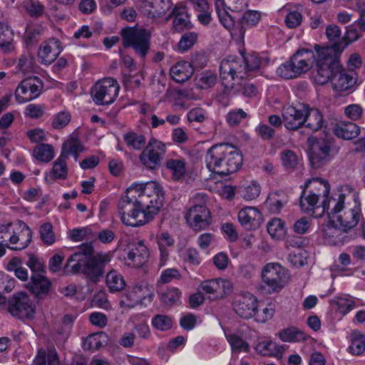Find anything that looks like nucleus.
<instances>
[{
	"mask_svg": "<svg viewBox=\"0 0 365 365\" xmlns=\"http://www.w3.org/2000/svg\"><path fill=\"white\" fill-rule=\"evenodd\" d=\"M164 197L155 182L133 185L118 202V211L123 224L139 227L153 220L163 205Z\"/></svg>",
	"mask_w": 365,
	"mask_h": 365,
	"instance_id": "1",
	"label": "nucleus"
},
{
	"mask_svg": "<svg viewBox=\"0 0 365 365\" xmlns=\"http://www.w3.org/2000/svg\"><path fill=\"white\" fill-rule=\"evenodd\" d=\"M357 74L348 73L339 61V56L331 55V49L318 51L314 81L319 85L331 81L333 89L336 91H347L356 83Z\"/></svg>",
	"mask_w": 365,
	"mask_h": 365,
	"instance_id": "2",
	"label": "nucleus"
},
{
	"mask_svg": "<svg viewBox=\"0 0 365 365\" xmlns=\"http://www.w3.org/2000/svg\"><path fill=\"white\" fill-rule=\"evenodd\" d=\"M93 252L91 243L82 244L68 259L64 271L71 274L82 273L90 281L98 282L103 277L105 265L110 261V257L108 254L94 255Z\"/></svg>",
	"mask_w": 365,
	"mask_h": 365,
	"instance_id": "3",
	"label": "nucleus"
},
{
	"mask_svg": "<svg viewBox=\"0 0 365 365\" xmlns=\"http://www.w3.org/2000/svg\"><path fill=\"white\" fill-rule=\"evenodd\" d=\"M330 191V185L327 180L319 178L309 179L303 187L299 200V205L302 210L309 212L313 210L319 201L321 192L326 198L322 202L323 212L329 215L339 212L344 207L345 195L340 194L338 199H327Z\"/></svg>",
	"mask_w": 365,
	"mask_h": 365,
	"instance_id": "4",
	"label": "nucleus"
},
{
	"mask_svg": "<svg viewBox=\"0 0 365 365\" xmlns=\"http://www.w3.org/2000/svg\"><path fill=\"white\" fill-rule=\"evenodd\" d=\"M242 155L235 146L230 143L212 145L205 155L208 170L222 176L235 173L242 165Z\"/></svg>",
	"mask_w": 365,
	"mask_h": 365,
	"instance_id": "5",
	"label": "nucleus"
},
{
	"mask_svg": "<svg viewBox=\"0 0 365 365\" xmlns=\"http://www.w3.org/2000/svg\"><path fill=\"white\" fill-rule=\"evenodd\" d=\"M207 195L198 193L195 196V204L186 212L185 218L187 225L195 232L206 230L212 223V215L205 203Z\"/></svg>",
	"mask_w": 365,
	"mask_h": 365,
	"instance_id": "6",
	"label": "nucleus"
},
{
	"mask_svg": "<svg viewBox=\"0 0 365 365\" xmlns=\"http://www.w3.org/2000/svg\"><path fill=\"white\" fill-rule=\"evenodd\" d=\"M120 34L125 48L132 47L135 52L142 58L147 56L150 47L151 33L149 30L125 28L122 29Z\"/></svg>",
	"mask_w": 365,
	"mask_h": 365,
	"instance_id": "7",
	"label": "nucleus"
},
{
	"mask_svg": "<svg viewBox=\"0 0 365 365\" xmlns=\"http://www.w3.org/2000/svg\"><path fill=\"white\" fill-rule=\"evenodd\" d=\"M220 79L224 87L222 93L225 95H230L233 86L232 83L229 85L225 82L230 76L232 81L236 78H243L244 74L246 73L247 68L245 61L242 57H231L222 61L220 67Z\"/></svg>",
	"mask_w": 365,
	"mask_h": 365,
	"instance_id": "8",
	"label": "nucleus"
},
{
	"mask_svg": "<svg viewBox=\"0 0 365 365\" xmlns=\"http://www.w3.org/2000/svg\"><path fill=\"white\" fill-rule=\"evenodd\" d=\"M8 312L18 319H33L35 304L25 292L14 294L7 301Z\"/></svg>",
	"mask_w": 365,
	"mask_h": 365,
	"instance_id": "9",
	"label": "nucleus"
},
{
	"mask_svg": "<svg viewBox=\"0 0 365 365\" xmlns=\"http://www.w3.org/2000/svg\"><path fill=\"white\" fill-rule=\"evenodd\" d=\"M262 279L267 286V293L280 291L288 282L287 270L278 263L267 264L262 271Z\"/></svg>",
	"mask_w": 365,
	"mask_h": 365,
	"instance_id": "10",
	"label": "nucleus"
},
{
	"mask_svg": "<svg viewBox=\"0 0 365 365\" xmlns=\"http://www.w3.org/2000/svg\"><path fill=\"white\" fill-rule=\"evenodd\" d=\"M119 92V86L112 78L98 81L91 89V96L97 105H109L114 102Z\"/></svg>",
	"mask_w": 365,
	"mask_h": 365,
	"instance_id": "11",
	"label": "nucleus"
},
{
	"mask_svg": "<svg viewBox=\"0 0 365 365\" xmlns=\"http://www.w3.org/2000/svg\"><path fill=\"white\" fill-rule=\"evenodd\" d=\"M165 153V144L152 138L139 155V160L146 168L156 170L160 167Z\"/></svg>",
	"mask_w": 365,
	"mask_h": 365,
	"instance_id": "12",
	"label": "nucleus"
},
{
	"mask_svg": "<svg viewBox=\"0 0 365 365\" xmlns=\"http://www.w3.org/2000/svg\"><path fill=\"white\" fill-rule=\"evenodd\" d=\"M308 156L312 168L318 169L327 165L331 160V143L324 139H309Z\"/></svg>",
	"mask_w": 365,
	"mask_h": 365,
	"instance_id": "13",
	"label": "nucleus"
},
{
	"mask_svg": "<svg viewBox=\"0 0 365 365\" xmlns=\"http://www.w3.org/2000/svg\"><path fill=\"white\" fill-rule=\"evenodd\" d=\"M42 83L36 77H30L23 80L17 87L15 97L19 103H25L37 98L42 91Z\"/></svg>",
	"mask_w": 365,
	"mask_h": 365,
	"instance_id": "14",
	"label": "nucleus"
},
{
	"mask_svg": "<svg viewBox=\"0 0 365 365\" xmlns=\"http://www.w3.org/2000/svg\"><path fill=\"white\" fill-rule=\"evenodd\" d=\"M306 108H307L306 104L284 107L282 110V118L285 128L288 130H296L304 125Z\"/></svg>",
	"mask_w": 365,
	"mask_h": 365,
	"instance_id": "15",
	"label": "nucleus"
},
{
	"mask_svg": "<svg viewBox=\"0 0 365 365\" xmlns=\"http://www.w3.org/2000/svg\"><path fill=\"white\" fill-rule=\"evenodd\" d=\"M26 287L38 302L50 294L52 283L48 278L40 273L33 274Z\"/></svg>",
	"mask_w": 365,
	"mask_h": 365,
	"instance_id": "16",
	"label": "nucleus"
},
{
	"mask_svg": "<svg viewBox=\"0 0 365 365\" xmlns=\"http://www.w3.org/2000/svg\"><path fill=\"white\" fill-rule=\"evenodd\" d=\"M234 310L241 318L250 319L257 313V299L250 293L242 294L235 302Z\"/></svg>",
	"mask_w": 365,
	"mask_h": 365,
	"instance_id": "17",
	"label": "nucleus"
},
{
	"mask_svg": "<svg viewBox=\"0 0 365 365\" xmlns=\"http://www.w3.org/2000/svg\"><path fill=\"white\" fill-rule=\"evenodd\" d=\"M238 220L241 225L247 230H257L262 222L263 217L255 207H246L240 210Z\"/></svg>",
	"mask_w": 365,
	"mask_h": 365,
	"instance_id": "18",
	"label": "nucleus"
},
{
	"mask_svg": "<svg viewBox=\"0 0 365 365\" xmlns=\"http://www.w3.org/2000/svg\"><path fill=\"white\" fill-rule=\"evenodd\" d=\"M354 205L353 207L338 216V220L345 232H347L348 230L354 227L358 224L360 218L361 205L356 196H354Z\"/></svg>",
	"mask_w": 365,
	"mask_h": 365,
	"instance_id": "19",
	"label": "nucleus"
},
{
	"mask_svg": "<svg viewBox=\"0 0 365 365\" xmlns=\"http://www.w3.org/2000/svg\"><path fill=\"white\" fill-rule=\"evenodd\" d=\"M61 51V42L56 38L49 39L39 48L38 56L44 64H51L58 56Z\"/></svg>",
	"mask_w": 365,
	"mask_h": 365,
	"instance_id": "20",
	"label": "nucleus"
},
{
	"mask_svg": "<svg viewBox=\"0 0 365 365\" xmlns=\"http://www.w3.org/2000/svg\"><path fill=\"white\" fill-rule=\"evenodd\" d=\"M142 12L151 18H158L164 15L170 9L168 0H142Z\"/></svg>",
	"mask_w": 365,
	"mask_h": 365,
	"instance_id": "21",
	"label": "nucleus"
},
{
	"mask_svg": "<svg viewBox=\"0 0 365 365\" xmlns=\"http://www.w3.org/2000/svg\"><path fill=\"white\" fill-rule=\"evenodd\" d=\"M314 58V54L313 51L307 48L298 50L291 57V59L294 63L299 76L309 71Z\"/></svg>",
	"mask_w": 365,
	"mask_h": 365,
	"instance_id": "22",
	"label": "nucleus"
},
{
	"mask_svg": "<svg viewBox=\"0 0 365 365\" xmlns=\"http://www.w3.org/2000/svg\"><path fill=\"white\" fill-rule=\"evenodd\" d=\"M314 58V54L313 51L307 48L298 50L291 57V59L294 63L299 76L309 71Z\"/></svg>",
	"mask_w": 365,
	"mask_h": 365,
	"instance_id": "23",
	"label": "nucleus"
},
{
	"mask_svg": "<svg viewBox=\"0 0 365 365\" xmlns=\"http://www.w3.org/2000/svg\"><path fill=\"white\" fill-rule=\"evenodd\" d=\"M334 135L344 140H351L360 133V128L356 123L349 121H341L333 128Z\"/></svg>",
	"mask_w": 365,
	"mask_h": 365,
	"instance_id": "24",
	"label": "nucleus"
},
{
	"mask_svg": "<svg viewBox=\"0 0 365 365\" xmlns=\"http://www.w3.org/2000/svg\"><path fill=\"white\" fill-rule=\"evenodd\" d=\"M360 36L356 29L349 28L346 30L345 35L338 41H335L331 46L322 48V49H331V55L339 56L340 53L351 42L358 40Z\"/></svg>",
	"mask_w": 365,
	"mask_h": 365,
	"instance_id": "25",
	"label": "nucleus"
},
{
	"mask_svg": "<svg viewBox=\"0 0 365 365\" xmlns=\"http://www.w3.org/2000/svg\"><path fill=\"white\" fill-rule=\"evenodd\" d=\"M346 233L343 227L341 229L333 225H327L323 229L324 237L328 240L329 244L333 245H342L344 242L348 241L349 237L345 235Z\"/></svg>",
	"mask_w": 365,
	"mask_h": 365,
	"instance_id": "26",
	"label": "nucleus"
},
{
	"mask_svg": "<svg viewBox=\"0 0 365 365\" xmlns=\"http://www.w3.org/2000/svg\"><path fill=\"white\" fill-rule=\"evenodd\" d=\"M149 257V251L143 241H139L133 245L128 253V258L133 262V265L141 267Z\"/></svg>",
	"mask_w": 365,
	"mask_h": 365,
	"instance_id": "27",
	"label": "nucleus"
},
{
	"mask_svg": "<svg viewBox=\"0 0 365 365\" xmlns=\"http://www.w3.org/2000/svg\"><path fill=\"white\" fill-rule=\"evenodd\" d=\"M66 159L62 155H60L53 163L52 170L45 178L47 183H52L56 180H65L67 178L68 168Z\"/></svg>",
	"mask_w": 365,
	"mask_h": 365,
	"instance_id": "28",
	"label": "nucleus"
},
{
	"mask_svg": "<svg viewBox=\"0 0 365 365\" xmlns=\"http://www.w3.org/2000/svg\"><path fill=\"white\" fill-rule=\"evenodd\" d=\"M304 125L313 131L320 130L324 125V119L321 112L318 109L307 108L305 109Z\"/></svg>",
	"mask_w": 365,
	"mask_h": 365,
	"instance_id": "29",
	"label": "nucleus"
},
{
	"mask_svg": "<svg viewBox=\"0 0 365 365\" xmlns=\"http://www.w3.org/2000/svg\"><path fill=\"white\" fill-rule=\"evenodd\" d=\"M193 73L192 66L189 63H177L170 69V76L177 83H184L187 81Z\"/></svg>",
	"mask_w": 365,
	"mask_h": 365,
	"instance_id": "30",
	"label": "nucleus"
},
{
	"mask_svg": "<svg viewBox=\"0 0 365 365\" xmlns=\"http://www.w3.org/2000/svg\"><path fill=\"white\" fill-rule=\"evenodd\" d=\"M108 336L106 332L99 331L89 335L83 342V349L88 351L98 350L107 345Z\"/></svg>",
	"mask_w": 365,
	"mask_h": 365,
	"instance_id": "31",
	"label": "nucleus"
},
{
	"mask_svg": "<svg viewBox=\"0 0 365 365\" xmlns=\"http://www.w3.org/2000/svg\"><path fill=\"white\" fill-rule=\"evenodd\" d=\"M85 148L81 142L76 138L71 137L63 143L61 155L67 158L69 155L74 157L76 161L78 160V155L83 152Z\"/></svg>",
	"mask_w": 365,
	"mask_h": 365,
	"instance_id": "32",
	"label": "nucleus"
},
{
	"mask_svg": "<svg viewBox=\"0 0 365 365\" xmlns=\"http://www.w3.org/2000/svg\"><path fill=\"white\" fill-rule=\"evenodd\" d=\"M106 284L112 292L121 291L125 286L123 277L113 270L107 274Z\"/></svg>",
	"mask_w": 365,
	"mask_h": 365,
	"instance_id": "33",
	"label": "nucleus"
},
{
	"mask_svg": "<svg viewBox=\"0 0 365 365\" xmlns=\"http://www.w3.org/2000/svg\"><path fill=\"white\" fill-rule=\"evenodd\" d=\"M279 336L284 341H302L307 339V335L296 327H290L279 332Z\"/></svg>",
	"mask_w": 365,
	"mask_h": 365,
	"instance_id": "34",
	"label": "nucleus"
},
{
	"mask_svg": "<svg viewBox=\"0 0 365 365\" xmlns=\"http://www.w3.org/2000/svg\"><path fill=\"white\" fill-rule=\"evenodd\" d=\"M268 233L272 238L280 239L286 233L284 222L279 218H274L267 225Z\"/></svg>",
	"mask_w": 365,
	"mask_h": 365,
	"instance_id": "35",
	"label": "nucleus"
},
{
	"mask_svg": "<svg viewBox=\"0 0 365 365\" xmlns=\"http://www.w3.org/2000/svg\"><path fill=\"white\" fill-rule=\"evenodd\" d=\"M349 352L354 355H360L365 351V335L356 331L351 334Z\"/></svg>",
	"mask_w": 365,
	"mask_h": 365,
	"instance_id": "36",
	"label": "nucleus"
},
{
	"mask_svg": "<svg viewBox=\"0 0 365 365\" xmlns=\"http://www.w3.org/2000/svg\"><path fill=\"white\" fill-rule=\"evenodd\" d=\"M34 155L38 160L43 163L51 161L54 155L53 147L48 144H40L34 150Z\"/></svg>",
	"mask_w": 365,
	"mask_h": 365,
	"instance_id": "37",
	"label": "nucleus"
},
{
	"mask_svg": "<svg viewBox=\"0 0 365 365\" xmlns=\"http://www.w3.org/2000/svg\"><path fill=\"white\" fill-rule=\"evenodd\" d=\"M185 162L182 160H168L166 163V168L171 170L173 178L175 180L181 179L185 173Z\"/></svg>",
	"mask_w": 365,
	"mask_h": 365,
	"instance_id": "38",
	"label": "nucleus"
},
{
	"mask_svg": "<svg viewBox=\"0 0 365 365\" xmlns=\"http://www.w3.org/2000/svg\"><path fill=\"white\" fill-rule=\"evenodd\" d=\"M13 36L14 33L9 26L0 24V48L4 52L11 50Z\"/></svg>",
	"mask_w": 365,
	"mask_h": 365,
	"instance_id": "39",
	"label": "nucleus"
},
{
	"mask_svg": "<svg viewBox=\"0 0 365 365\" xmlns=\"http://www.w3.org/2000/svg\"><path fill=\"white\" fill-rule=\"evenodd\" d=\"M123 138L127 145L132 147L135 150H140L145 145V136L135 132H128L124 134Z\"/></svg>",
	"mask_w": 365,
	"mask_h": 365,
	"instance_id": "40",
	"label": "nucleus"
},
{
	"mask_svg": "<svg viewBox=\"0 0 365 365\" xmlns=\"http://www.w3.org/2000/svg\"><path fill=\"white\" fill-rule=\"evenodd\" d=\"M173 26L176 31L182 32L185 29H190L192 24L187 14L176 11L173 21Z\"/></svg>",
	"mask_w": 365,
	"mask_h": 365,
	"instance_id": "41",
	"label": "nucleus"
},
{
	"mask_svg": "<svg viewBox=\"0 0 365 365\" xmlns=\"http://www.w3.org/2000/svg\"><path fill=\"white\" fill-rule=\"evenodd\" d=\"M277 72L279 76L286 79L294 78L299 76L294 63L291 58L289 61L280 66Z\"/></svg>",
	"mask_w": 365,
	"mask_h": 365,
	"instance_id": "42",
	"label": "nucleus"
},
{
	"mask_svg": "<svg viewBox=\"0 0 365 365\" xmlns=\"http://www.w3.org/2000/svg\"><path fill=\"white\" fill-rule=\"evenodd\" d=\"M41 240L46 245H51L55 242L56 237L53 231V225L50 222L43 223L39 229Z\"/></svg>",
	"mask_w": 365,
	"mask_h": 365,
	"instance_id": "43",
	"label": "nucleus"
},
{
	"mask_svg": "<svg viewBox=\"0 0 365 365\" xmlns=\"http://www.w3.org/2000/svg\"><path fill=\"white\" fill-rule=\"evenodd\" d=\"M152 325L160 331L169 330L173 326L172 319L165 314H156L152 319Z\"/></svg>",
	"mask_w": 365,
	"mask_h": 365,
	"instance_id": "44",
	"label": "nucleus"
},
{
	"mask_svg": "<svg viewBox=\"0 0 365 365\" xmlns=\"http://www.w3.org/2000/svg\"><path fill=\"white\" fill-rule=\"evenodd\" d=\"M260 19V14L256 11L248 10L244 13L240 18L239 23L240 24V29L244 30L246 26H255Z\"/></svg>",
	"mask_w": 365,
	"mask_h": 365,
	"instance_id": "45",
	"label": "nucleus"
},
{
	"mask_svg": "<svg viewBox=\"0 0 365 365\" xmlns=\"http://www.w3.org/2000/svg\"><path fill=\"white\" fill-rule=\"evenodd\" d=\"M227 339L232 346V349L235 352L247 351L249 344L239 336L232 334L227 336Z\"/></svg>",
	"mask_w": 365,
	"mask_h": 365,
	"instance_id": "46",
	"label": "nucleus"
},
{
	"mask_svg": "<svg viewBox=\"0 0 365 365\" xmlns=\"http://www.w3.org/2000/svg\"><path fill=\"white\" fill-rule=\"evenodd\" d=\"M26 265L31 269L33 274H43L46 272V267L43 262L32 253L29 254V259Z\"/></svg>",
	"mask_w": 365,
	"mask_h": 365,
	"instance_id": "47",
	"label": "nucleus"
},
{
	"mask_svg": "<svg viewBox=\"0 0 365 365\" xmlns=\"http://www.w3.org/2000/svg\"><path fill=\"white\" fill-rule=\"evenodd\" d=\"M19 224L20 225V226L23 225L22 232H25L26 240L24 242H20L19 245L16 246L7 245L8 248L14 251H21L22 250H24L29 246L32 240L33 232L30 227L21 220H19Z\"/></svg>",
	"mask_w": 365,
	"mask_h": 365,
	"instance_id": "48",
	"label": "nucleus"
},
{
	"mask_svg": "<svg viewBox=\"0 0 365 365\" xmlns=\"http://www.w3.org/2000/svg\"><path fill=\"white\" fill-rule=\"evenodd\" d=\"M282 164L286 169H294L298 164V158L295 153L291 150H285L281 153Z\"/></svg>",
	"mask_w": 365,
	"mask_h": 365,
	"instance_id": "49",
	"label": "nucleus"
},
{
	"mask_svg": "<svg viewBox=\"0 0 365 365\" xmlns=\"http://www.w3.org/2000/svg\"><path fill=\"white\" fill-rule=\"evenodd\" d=\"M217 13L220 23L227 30L230 31L235 27V16L230 15L225 9H220L217 6Z\"/></svg>",
	"mask_w": 365,
	"mask_h": 365,
	"instance_id": "50",
	"label": "nucleus"
},
{
	"mask_svg": "<svg viewBox=\"0 0 365 365\" xmlns=\"http://www.w3.org/2000/svg\"><path fill=\"white\" fill-rule=\"evenodd\" d=\"M180 292L177 288L168 289L161 295L162 302L169 307L175 304L180 299Z\"/></svg>",
	"mask_w": 365,
	"mask_h": 365,
	"instance_id": "51",
	"label": "nucleus"
},
{
	"mask_svg": "<svg viewBox=\"0 0 365 365\" xmlns=\"http://www.w3.org/2000/svg\"><path fill=\"white\" fill-rule=\"evenodd\" d=\"M217 76L211 73H205L197 79V85L202 89H207L215 86Z\"/></svg>",
	"mask_w": 365,
	"mask_h": 365,
	"instance_id": "52",
	"label": "nucleus"
},
{
	"mask_svg": "<svg viewBox=\"0 0 365 365\" xmlns=\"http://www.w3.org/2000/svg\"><path fill=\"white\" fill-rule=\"evenodd\" d=\"M197 41V34L195 33H187L184 34L178 43V48L181 51H185L190 49Z\"/></svg>",
	"mask_w": 365,
	"mask_h": 365,
	"instance_id": "53",
	"label": "nucleus"
},
{
	"mask_svg": "<svg viewBox=\"0 0 365 365\" xmlns=\"http://www.w3.org/2000/svg\"><path fill=\"white\" fill-rule=\"evenodd\" d=\"M335 303L339 310L344 314H346L355 307V302L346 297H336Z\"/></svg>",
	"mask_w": 365,
	"mask_h": 365,
	"instance_id": "54",
	"label": "nucleus"
},
{
	"mask_svg": "<svg viewBox=\"0 0 365 365\" xmlns=\"http://www.w3.org/2000/svg\"><path fill=\"white\" fill-rule=\"evenodd\" d=\"M19 69L24 73H30L34 66V59L29 55L21 56L19 59Z\"/></svg>",
	"mask_w": 365,
	"mask_h": 365,
	"instance_id": "55",
	"label": "nucleus"
},
{
	"mask_svg": "<svg viewBox=\"0 0 365 365\" xmlns=\"http://www.w3.org/2000/svg\"><path fill=\"white\" fill-rule=\"evenodd\" d=\"M260 193V186L257 183H252L242 190V195L244 199L252 200L257 198Z\"/></svg>",
	"mask_w": 365,
	"mask_h": 365,
	"instance_id": "56",
	"label": "nucleus"
},
{
	"mask_svg": "<svg viewBox=\"0 0 365 365\" xmlns=\"http://www.w3.org/2000/svg\"><path fill=\"white\" fill-rule=\"evenodd\" d=\"M311 222L307 217H302L293 225L292 228L296 234H305L310 227Z\"/></svg>",
	"mask_w": 365,
	"mask_h": 365,
	"instance_id": "57",
	"label": "nucleus"
},
{
	"mask_svg": "<svg viewBox=\"0 0 365 365\" xmlns=\"http://www.w3.org/2000/svg\"><path fill=\"white\" fill-rule=\"evenodd\" d=\"M245 61L247 71H255L259 69L261 66L260 58L255 53H251L247 56H242Z\"/></svg>",
	"mask_w": 365,
	"mask_h": 365,
	"instance_id": "58",
	"label": "nucleus"
},
{
	"mask_svg": "<svg viewBox=\"0 0 365 365\" xmlns=\"http://www.w3.org/2000/svg\"><path fill=\"white\" fill-rule=\"evenodd\" d=\"M70 120L71 115L68 113L61 112L55 116L52 125L55 129H61L68 125Z\"/></svg>",
	"mask_w": 365,
	"mask_h": 365,
	"instance_id": "59",
	"label": "nucleus"
},
{
	"mask_svg": "<svg viewBox=\"0 0 365 365\" xmlns=\"http://www.w3.org/2000/svg\"><path fill=\"white\" fill-rule=\"evenodd\" d=\"M201 289L202 291L207 294H212L215 295V299H218L219 284L217 279H212L203 282L201 284Z\"/></svg>",
	"mask_w": 365,
	"mask_h": 365,
	"instance_id": "60",
	"label": "nucleus"
},
{
	"mask_svg": "<svg viewBox=\"0 0 365 365\" xmlns=\"http://www.w3.org/2000/svg\"><path fill=\"white\" fill-rule=\"evenodd\" d=\"M302 15L298 11L289 12L285 19V23L289 28L294 29L300 25Z\"/></svg>",
	"mask_w": 365,
	"mask_h": 365,
	"instance_id": "61",
	"label": "nucleus"
},
{
	"mask_svg": "<svg viewBox=\"0 0 365 365\" xmlns=\"http://www.w3.org/2000/svg\"><path fill=\"white\" fill-rule=\"evenodd\" d=\"M43 106L29 104L25 109V115L31 118H38L43 115Z\"/></svg>",
	"mask_w": 365,
	"mask_h": 365,
	"instance_id": "62",
	"label": "nucleus"
},
{
	"mask_svg": "<svg viewBox=\"0 0 365 365\" xmlns=\"http://www.w3.org/2000/svg\"><path fill=\"white\" fill-rule=\"evenodd\" d=\"M89 320L93 325L103 328L107 325L108 318L101 312H93L89 316Z\"/></svg>",
	"mask_w": 365,
	"mask_h": 365,
	"instance_id": "63",
	"label": "nucleus"
},
{
	"mask_svg": "<svg viewBox=\"0 0 365 365\" xmlns=\"http://www.w3.org/2000/svg\"><path fill=\"white\" fill-rule=\"evenodd\" d=\"M345 114L352 120H357L362 115L363 110L359 105L352 104L345 108Z\"/></svg>",
	"mask_w": 365,
	"mask_h": 365,
	"instance_id": "64",
	"label": "nucleus"
}]
</instances>
